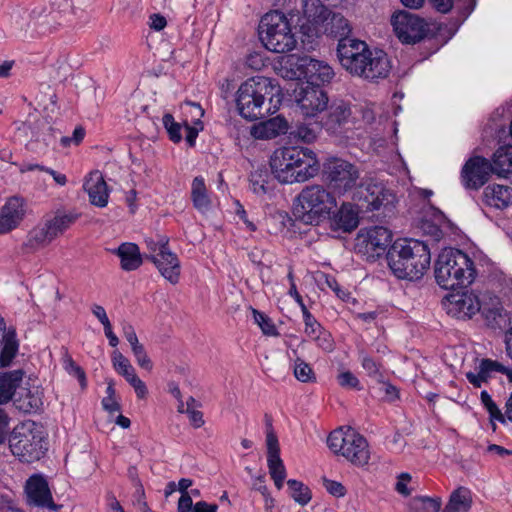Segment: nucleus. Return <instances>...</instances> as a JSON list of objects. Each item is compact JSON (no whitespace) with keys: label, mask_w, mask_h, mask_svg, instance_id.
<instances>
[{"label":"nucleus","mask_w":512,"mask_h":512,"mask_svg":"<svg viewBox=\"0 0 512 512\" xmlns=\"http://www.w3.org/2000/svg\"><path fill=\"white\" fill-rule=\"evenodd\" d=\"M162 123L168 133L169 139L174 143H179L182 140L180 123L176 122L173 115L170 113L164 114Z\"/></svg>","instance_id":"49"},{"label":"nucleus","mask_w":512,"mask_h":512,"mask_svg":"<svg viewBox=\"0 0 512 512\" xmlns=\"http://www.w3.org/2000/svg\"><path fill=\"white\" fill-rule=\"evenodd\" d=\"M328 97L321 87L306 84L297 98V105L305 117H315L327 108Z\"/></svg>","instance_id":"20"},{"label":"nucleus","mask_w":512,"mask_h":512,"mask_svg":"<svg viewBox=\"0 0 512 512\" xmlns=\"http://www.w3.org/2000/svg\"><path fill=\"white\" fill-rule=\"evenodd\" d=\"M327 114L322 118V126L329 132L335 133L351 114L349 106L344 101H334L327 105Z\"/></svg>","instance_id":"26"},{"label":"nucleus","mask_w":512,"mask_h":512,"mask_svg":"<svg viewBox=\"0 0 512 512\" xmlns=\"http://www.w3.org/2000/svg\"><path fill=\"white\" fill-rule=\"evenodd\" d=\"M83 188L88 193L91 204L101 208L107 205L109 191L99 171L90 173L89 178L84 182Z\"/></svg>","instance_id":"24"},{"label":"nucleus","mask_w":512,"mask_h":512,"mask_svg":"<svg viewBox=\"0 0 512 512\" xmlns=\"http://www.w3.org/2000/svg\"><path fill=\"white\" fill-rule=\"evenodd\" d=\"M252 314L255 323L260 327L262 333L266 336H278L279 332L273 321L263 312L252 308Z\"/></svg>","instance_id":"47"},{"label":"nucleus","mask_w":512,"mask_h":512,"mask_svg":"<svg viewBox=\"0 0 512 512\" xmlns=\"http://www.w3.org/2000/svg\"><path fill=\"white\" fill-rule=\"evenodd\" d=\"M494 173L492 163L483 156L469 158L462 167L461 181L466 189L479 190Z\"/></svg>","instance_id":"14"},{"label":"nucleus","mask_w":512,"mask_h":512,"mask_svg":"<svg viewBox=\"0 0 512 512\" xmlns=\"http://www.w3.org/2000/svg\"><path fill=\"white\" fill-rule=\"evenodd\" d=\"M304 322V334L306 337L315 343V345L322 351L329 353L334 350L335 342L331 333L326 330L320 322L311 314L307 312L302 314Z\"/></svg>","instance_id":"23"},{"label":"nucleus","mask_w":512,"mask_h":512,"mask_svg":"<svg viewBox=\"0 0 512 512\" xmlns=\"http://www.w3.org/2000/svg\"><path fill=\"white\" fill-rule=\"evenodd\" d=\"M9 430V417L6 412L0 408V444L5 443Z\"/></svg>","instance_id":"62"},{"label":"nucleus","mask_w":512,"mask_h":512,"mask_svg":"<svg viewBox=\"0 0 512 512\" xmlns=\"http://www.w3.org/2000/svg\"><path fill=\"white\" fill-rule=\"evenodd\" d=\"M113 364L116 371L123 375L129 384H143L141 380H139L135 374V370L133 366L130 364L129 360L124 357L121 353L115 352L113 356Z\"/></svg>","instance_id":"41"},{"label":"nucleus","mask_w":512,"mask_h":512,"mask_svg":"<svg viewBox=\"0 0 512 512\" xmlns=\"http://www.w3.org/2000/svg\"><path fill=\"white\" fill-rule=\"evenodd\" d=\"M191 200L194 208L202 214L209 212L212 207V201L202 176H197L192 181Z\"/></svg>","instance_id":"30"},{"label":"nucleus","mask_w":512,"mask_h":512,"mask_svg":"<svg viewBox=\"0 0 512 512\" xmlns=\"http://www.w3.org/2000/svg\"><path fill=\"white\" fill-rule=\"evenodd\" d=\"M431 5L440 13H448L456 5L460 14L467 18L475 8V0H429Z\"/></svg>","instance_id":"38"},{"label":"nucleus","mask_w":512,"mask_h":512,"mask_svg":"<svg viewBox=\"0 0 512 512\" xmlns=\"http://www.w3.org/2000/svg\"><path fill=\"white\" fill-rule=\"evenodd\" d=\"M386 259L398 279L418 280L430 267L431 252L424 241L398 238L389 247Z\"/></svg>","instance_id":"1"},{"label":"nucleus","mask_w":512,"mask_h":512,"mask_svg":"<svg viewBox=\"0 0 512 512\" xmlns=\"http://www.w3.org/2000/svg\"><path fill=\"white\" fill-rule=\"evenodd\" d=\"M290 496L301 506H305L311 500V491L302 482L290 479L287 481Z\"/></svg>","instance_id":"43"},{"label":"nucleus","mask_w":512,"mask_h":512,"mask_svg":"<svg viewBox=\"0 0 512 512\" xmlns=\"http://www.w3.org/2000/svg\"><path fill=\"white\" fill-rule=\"evenodd\" d=\"M359 358H360L362 367L367 371V373L369 375H374L378 372L377 363L368 354H366L365 352H361Z\"/></svg>","instance_id":"61"},{"label":"nucleus","mask_w":512,"mask_h":512,"mask_svg":"<svg viewBox=\"0 0 512 512\" xmlns=\"http://www.w3.org/2000/svg\"><path fill=\"white\" fill-rule=\"evenodd\" d=\"M187 104L194 107L197 110L198 115V119L194 122V126H191L187 122H185L186 142L190 147H194L199 131L203 129L200 118L204 115V110L198 103L187 102Z\"/></svg>","instance_id":"45"},{"label":"nucleus","mask_w":512,"mask_h":512,"mask_svg":"<svg viewBox=\"0 0 512 512\" xmlns=\"http://www.w3.org/2000/svg\"><path fill=\"white\" fill-rule=\"evenodd\" d=\"M324 486L335 497H343L346 494V489L340 482L324 479Z\"/></svg>","instance_id":"59"},{"label":"nucleus","mask_w":512,"mask_h":512,"mask_svg":"<svg viewBox=\"0 0 512 512\" xmlns=\"http://www.w3.org/2000/svg\"><path fill=\"white\" fill-rule=\"evenodd\" d=\"M107 395L102 399L103 408L113 414L121 409L120 403L115 395L113 386H107Z\"/></svg>","instance_id":"53"},{"label":"nucleus","mask_w":512,"mask_h":512,"mask_svg":"<svg viewBox=\"0 0 512 512\" xmlns=\"http://www.w3.org/2000/svg\"><path fill=\"white\" fill-rule=\"evenodd\" d=\"M440 508V498L417 497L409 504L410 512H439Z\"/></svg>","instance_id":"42"},{"label":"nucleus","mask_w":512,"mask_h":512,"mask_svg":"<svg viewBox=\"0 0 512 512\" xmlns=\"http://www.w3.org/2000/svg\"><path fill=\"white\" fill-rule=\"evenodd\" d=\"M476 277L473 260L456 248H445L435 263V279L446 290L467 287Z\"/></svg>","instance_id":"4"},{"label":"nucleus","mask_w":512,"mask_h":512,"mask_svg":"<svg viewBox=\"0 0 512 512\" xmlns=\"http://www.w3.org/2000/svg\"><path fill=\"white\" fill-rule=\"evenodd\" d=\"M485 318L491 323L500 326L501 321L505 320L506 311L498 297H491L489 303L481 302V310Z\"/></svg>","instance_id":"40"},{"label":"nucleus","mask_w":512,"mask_h":512,"mask_svg":"<svg viewBox=\"0 0 512 512\" xmlns=\"http://www.w3.org/2000/svg\"><path fill=\"white\" fill-rule=\"evenodd\" d=\"M323 173L329 185L339 194L354 188L360 176L354 164L340 158L329 159L324 164Z\"/></svg>","instance_id":"10"},{"label":"nucleus","mask_w":512,"mask_h":512,"mask_svg":"<svg viewBox=\"0 0 512 512\" xmlns=\"http://www.w3.org/2000/svg\"><path fill=\"white\" fill-rule=\"evenodd\" d=\"M370 394L380 401L394 402L399 398L397 386H372Z\"/></svg>","instance_id":"48"},{"label":"nucleus","mask_w":512,"mask_h":512,"mask_svg":"<svg viewBox=\"0 0 512 512\" xmlns=\"http://www.w3.org/2000/svg\"><path fill=\"white\" fill-rule=\"evenodd\" d=\"M358 245L369 258L375 259L387 253L392 244V233L383 226H374L358 236Z\"/></svg>","instance_id":"17"},{"label":"nucleus","mask_w":512,"mask_h":512,"mask_svg":"<svg viewBox=\"0 0 512 512\" xmlns=\"http://www.w3.org/2000/svg\"><path fill=\"white\" fill-rule=\"evenodd\" d=\"M123 334H124V337L126 338V340L129 342L131 349H133L136 346L141 345L138 341L136 332L132 325H130V324L124 325Z\"/></svg>","instance_id":"64"},{"label":"nucleus","mask_w":512,"mask_h":512,"mask_svg":"<svg viewBox=\"0 0 512 512\" xmlns=\"http://www.w3.org/2000/svg\"><path fill=\"white\" fill-rule=\"evenodd\" d=\"M412 477L409 473H401L397 478L395 489L398 493L407 496L411 493L407 485L411 481Z\"/></svg>","instance_id":"60"},{"label":"nucleus","mask_w":512,"mask_h":512,"mask_svg":"<svg viewBox=\"0 0 512 512\" xmlns=\"http://www.w3.org/2000/svg\"><path fill=\"white\" fill-rule=\"evenodd\" d=\"M288 128L287 120L278 115L254 125L251 128V135L256 139H273L287 133Z\"/></svg>","instance_id":"25"},{"label":"nucleus","mask_w":512,"mask_h":512,"mask_svg":"<svg viewBox=\"0 0 512 512\" xmlns=\"http://www.w3.org/2000/svg\"><path fill=\"white\" fill-rule=\"evenodd\" d=\"M368 52V44L356 38H343L337 44V57L341 66L353 76L365 71L361 65L365 53Z\"/></svg>","instance_id":"12"},{"label":"nucleus","mask_w":512,"mask_h":512,"mask_svg":"<svg viewBox=\"0 0 512 512\" xmlns=\"http://www.w3.org/2000/svg\"><path fill=\"white\" fill-rule=\"evenodd\" d=\"M9 448L23 463L41 459L47 451L42 427L31 420L16 425L9 436Z\"/></svg>","instance_id":"5"},{"label":"nucleus","mask_w":512,"mask_h":512,"mask_svg":"<svg viewBox=\"0 0 512 512\" xmlns=\"http://www.w3.org/2000/svg\"><path fill=\"white\" fill-rule=\"evenodd\" d=\"M444 305L447 313L458 319L471 318L481 310V301L470 291H458L447 295Z\"/></svg>","instance_id":"15"},{"label":"nucleus","mask_w":512,"mask_h":512,"mask_svg":"<svg viewBox=\"0 0 512 512\" xmlns=\"http://www.w3.org/2000/svg\"><path fill=\"white\" fill-rule=\"evenodd\" d=\"M492 165L498 176L512 173V145L500 146L493 155Z\"/></svg>","instance_id":"37"},{"label":"nucleus","mask_w":512,"mask_h":512,"mask_svg":"<svg viewBox=\"0 0 512 512\" xmlns=\"http://www.w3.org/2000/svg\"><path fill=\"white\" fill-rule=\"evenodd\" d=\"M132 352L134 354V357L138 363V365L145 369L150 370L152 368V362L150 358L148 357L144 346L141 344L139 346H136L132 349Z\"/></svg>","instance_id":"56"},{"label":"nucleus","mask_w":512,"mask_h":512,"mask_svg":"<svg viewBox=\"0 0 512 512\" xmlns=\"http://www.w3.org/2000/svg\"><path fill=\"white\" fill-rule=\"evenodd\" d=\"M158 268L161 275L172 284L179 281L180 276V262L173 252L168 247V240L164 241L161 246L160 252L155 255L147 256Z\"/></svg>","instance_id":"22"},{"label":"nucleus","mask_w":512,"mask_h":512,"mask_svg":"<svg viewBox=\"0 0 512 512\" xmlns=\"http://www.w3.org/2000/svg\"><path fill=\"white\" fill-rule=\"evenodd\" d=\"M0 348H2L0 351V366H9L19 349V343L14 330H8Z\"/></svg>","instance_id":"39"},{"label":"nucleus","mask_w":512,"mask_h":512,"mask_svg":"<svg viewBox=\"0 0 512 512\" xmlns=\"http://www.w3.org/2000/svg\"><path fill=\"white\" fill-rule=\"evenodd\" d=\"M483 199L488 206L505 209L512 204V188L500 184L489 185L483 191Z\"/></svg>","instance_id":"28"},{"label":"nucleus","mask_w":512,"mask_h":512,"mask_svg":"<svg viewBox=\"0 0 512 512\" xmlns=\"http://www.w3.org/2000/svg\"><path fill=\"white\" fill-rule=\"evenodd\" d=\"M303 15L312 24H322L328 20L330 11L320 0H302Z\"/></svg>","instance_id":"35"},{"label":"nucleus","mask_w":512,"mask_h":512,"mask_svg":"<svg viewBox=\"0 0 512 512\" xmlns=\"http://www.w3.org/2000/svg\"><path fill=\"white\" fill-rule=\"evenodd\" d=\"M277 93L278 89L271 79L262 76L249 78L237 91L236 105L239 114L254 121L275 113L277 106L272 104V100Z\"/></svg>","instance_id":"3"},{"label":"nucleus","mask_w":512,"mask_h":512,"mask_svg":"<svg viewBox=\"0 0 512 512\" xmlns=\"http://www.w3.org/2000/svg\"><path fill=\"white\" fill-rule=\"evenodd\" d=\"M267 455H280L278 438L273 429H266Z\"/></svg>","instance_id":"57"},{"label":"nucleus","mask_w":512,"mask_h":512,"mask_svg":"<svg viewBox=\"0 0 512 512\" xmlns=\"http://www.w3.org/2000/svg\"><path fill=\"white\" fill-rule=\"evenodd\" d=\"M85 136V129L81 126H77L72 134V137L64 136L61 138V144L66 147L71 143L78 145L82 142Z\"/></svg>","instance_id":"58"},{"label":"nucleus","mask_w":512,"mask_h":512,"mask_svg":"<svg viewBox=\"0 0 512 512\" xmlns=\"http://www.w3.org/2000/svg\"><path fill=\"white\" fill-rule=\"evenodd\" d=\"M361 65L365 66V71L359 73L358 77L369 81H378L379 79L386 78L391 69L388 55L383 50H371L369 47Z\"/></svg>","instance_id":"18"},{"label":"nucleus","mask_w":512,"mask_h":512,"mask_svg":"<svg viewBox=\"0 0 512 512\" xmlns=\"http://www.w3.org/2000/svg\"><path fill=\"white\" fill-rule=\"evenodd\" d=\"M327 444L334 453L342 455L354 465L362 466L368 463V443L351 427L338 428L331 432Z\"/></svg>","instance_id":"8"},{"label":"nucleus","mask_w":512,"mask_h":512,"mask_svg":"<svg viewBox=\"0 0 512 512\" xmlns=\"http://www.w3.org/2000/svg\"><path fill=\"white\" fill-rule=\"evenodd\" d=\"M193 501L190 494H181L178 500L177 512H191L193 509Z\"/></svg>","instance_id":"63"},{"label":"nucleus","mask_w":512,"mask_h":512,"mask_svg":"<svg viewBox=\"0 0 512 512\" xmlns=\"http://www.w3.org/2000/svg\"><path fill=\"white\" fill-rule=\"evenodd\" d=\"M14 406L21 412L37 411L42 405L38 392H32L27 386H14Z\"/></svg>","instance_id":"29"},{"label":"nucleus","mask_w":512,"mask_h":512,"mask_svg":"<svg viewBox=\"0 0 512 512\" xmlns=\"http://www.w3.org/2000/svg\"><path fill=\"white\" fill-rule=\"evenodd\" d=\"M333 222L338 229L351 232L358 226V212L354 210L352 204L343 203L334 215Z\"/></svg>","instance_id":"34"},{"label":"nucleus","mask_w":512,"mask_h":512,"mask_svg":"<svg viewBox=\"0 0 512 512\" xmlns=\"http://www.w3.org/2000/svg\"><path fill=\"white\" fill-rule=\"evenodd\" d=\"M294 375L298 381L306 383L312 379L313 370L307 363L299 362L295 365Z\"/></svg>","instance_id":"55"},{"label":"nucleus","mask_w":512,"mask_h":512,"mask_svg":"<svg viewBox=\"0 0 512 512\" xmlns=\"http://www.w3.org/2000/svg\"><path fill=\"white\" fill-rule=\"evenodd\" d=\"M274 177L283 184L301 183L317 175L320 165L307 147L288 146L274 151L270 159Z\"/></svg>","instance_id":"2"},{"label":"nucleus","mask_w":512,"mask_h":512,"mask_svg":"<svg viewBox=\"0 0 512 512\" xmlns=\"http://www.w3.org/2000/svg\"><path fill=\"white\" fill-rule=\"evenodd\" d=\"M325 31L330 36L338 38V41L343 38H351L352 31L349 21L340 13H332L326 21Z\"/></svg>","instance_id":"36"},{"label":"nucleus","mask_w":512,"mask_h":512,"mask_svg":"<svg viewBox=\"0 0 512 512\" xmlns=\"http://www.w3.org/2000/svg\"><path fill=\"white\" fill-rule=\"evenodd\" d=\"M472 493L464 486L453 490L442 512H469L472 507Z\"/></svg>","instance_id":"33"},{"label":"nucleus","mask_w":512,"mask_h":512,"mask_svg":"<svg viewBox=\"0 0 512 512\" xmlns=\"http://www.w3.org/2000/svg\"><path fill=\"white\" fill-rule=\"evenodd\" d=\"M259 38L265 48L274 53H287L296 47L287 17L279 11L266 13L259 23Z\"/></svg>","instance_id":"7"},{"label":"nucleus","mask_w":512,"mask_h":512,"mask_svg":"<svg viewBox=\"0 0 512 512\" xmlns=\"http://www.w3.org/2000/svg\"><path fill=\"white\" fill-rule=\"evenodd\" d=\"M53 239L54 237L50 235V230H48V226L45 222L42 227H37L29 233L25 245L31 249H35L38 246L50 243Z\"/></svg>","instance_id":"44"},{"label":"nucleus","mask_w":512,"mask_h":512,"mask_svg":"<svg viewBox=\"0 0 512 512\" xmlns=\"http://www.w3.org/2000/svg\"><path fill=\"white\" fill-rule=\"evenodd\" d=\"M391 24L398 39L404 44L421 41L427 33V24L419 16L399 11L392 16Z\"/></svg>","instance_id":"11"},{"label":"nucleus","mask_w":512,"mask_h":512,"mask_svg":"<svg viewBox=\"0 0 512 512\" xmlns=\"http://www.w3.org/2000/svg\"><path fill=\"white\" fill-rule=\"evenodd\" d=\"M299 76L306 79V84L321 87L329 83L335 73L330 65L309 56H303L297 60Z\"/></svg>","instance_id":"16"},{"label":"nucleus","mask_w":512,"mask_h":512,"mask_svg":"<svg viewBox=\"0 0 512 512\" xmlns=\"http://www.w3.org/2000/svg\"><path fill=\"white\" fill-rule=\"evenodd\" d=\"M481 401L490 414V422L492 425V429H493V431H495L496 424L494 421L498 420L501 423H505V416L502 414L501 410L498 408V406L492 400L491 396L488 394L487 391L481 392Z\"/></svg>","instance_id":"46"},{"label":"nucleus","mask_w":512,"mask_h":512,"mask_svg":"<svg viewBox=\"0 0 512 512\" xmlns=\"http://www.w3.org/2000/svg\"><path fill=\"white\" fill-rule=\"evenodd\" d=\"M111 252L119 257L120 266L124 271H134L143 263L139 247L135 243L124 242Z\"/></svg>","instance_id":"27"},{"label":"nucleus","mask_w":512,"mask_h":512,"mask_svg":"<svg viewBox=\"0 0 512 512\" xmlns=\"http://www.w3.org/2000/svg\"><path fill=\"white\" fill-rule=\"evenodd\" d=\"M274 178L266 168H258L249 175L251 191L257 196H264L273 192Z\"/></svg>","instance_id":"31"},{"label":"nucleus","mask_w":512,"mask_h":512,"mask_svg":"<svg viewBox=\"0 0 512 512\" xmlns=\"http://www.w3.org/2000/svg\"><path fill=\"white\" fill-rule=\"evenodd\" d=\"M298 204L294 209L295 216L303 223L317 225L330 216L336 208L335 197L320 185L304 188L297 196Z\"/></svg>","instance_id":"6"},{"label":"nucleus","mask_w":512,"mask_h":512,"mask_svg":"<svg viewBox=\"0 0 512 512\" xmlns=\"http://www.w3.org/2000/svg\"><path fill=\"white\" fill-rule=\"evenodd\" d=\"M24 376L25 372L22 369L0 372V384H19L23 381Z\"/></svg>","instance_id":"54"},{"label":"nucleus","mask_w":512,"mask_h":512,"mask_svg":"<svg viewBox=\"0 0 512 512\" xmlns=\"http://www.w3.org/2000/svg\"><path fill=\"white\" fill-rule=\"evenodd\" d=\"M267 464L271 477L286 476V469L280 455H267Z\"/></svg>","instance_id":"52"},{"label":"nucleus","mask_w":512,"mask_h":512,"mask_svg":"<svg viewBox=\"0 0 512 512\" xmlns=\"http://www.w3.org/2000/svg\"><path fill=\"white\" fill-rule=\"evenodd\" d=\"M26 214L25 201L21 197L12 196L0 208V234L16 229Z\"/></svg>","instance_id":"21"},{"label":"nucleus","mask_w":512,"mask_h":512,"mask_svg":"<svg viewBox=\"0 0 512 512\" xmlns=\"http://www.w3.org/2000/svg\"><path fill=\"white\" fill-rule=\"evenodd\" d=\"M293 134L303 142L311 143L317 137V126H312L311 124H301L297 126Z\"/></svg>","instance_id":"51"},{"label":"nucleus","mask_w":512,"mask_h":512,"mask_svg":"<svg viewBox=\"0 0 512 512\" xmlns=\"http://www.w3.org/2000/svg\"><path fill=\"white\" fill-rule=\"evenodd\" d=\"M79 217L80 214L75 210H58L51 219L46 220L50 235H53L55 239L70 228Z\"/></svg>","instance_id":"32"},{"label":"nucleus","mask_w":512,"mask_h":512,"mask_svg":"<svg viewBox=\"0 0 512 512\" xmlns=\"http://www.w3.org/2000/svg\"><path fill=\"white\" fill-rule=\"evenodd\" d=\"M27 503L31 506L57 510L47 481L41 475H33L25 485Z\"/></svg>","instance_id":"19"},{"label":"nucleus","mask_w":512,"mask_h":512,"mask_svg":"<svg viewBox=\"0 0 512 512\" xmlns=\"http://www.w3.org/2000/svg\"><path fill=\"white\" fill-rule=\"evenodd\" d=\"M63 366L65 371L79 382V384H85L86 374L84 370L75 363V361L69 356L65 355L63 359Z\"/></svg>","instance_id":"50"},{"label":"nucleus","mask_w":512,"mask_h":512,"mask_svg":"<svg viewBox=\"0 0 512 512\" xmlns=\"http://www.w3.org/2000/svg\"><path fill=\"white\" fill-rule=\"evenodd\" d=\"M353 199L361 210L376 211L383 208L391 212L396 198L382 183L370 179L357 187Z\"/></svg>","instance_id":"9"},{"label":"nucleus","mask_w":512,"mask_h":512,"mask_svg":"<svg viewBox=\"0 0 512 512\" xmlns=\"http://www.w3.org/2000/svg\"><path fill=\"white\" fill-rule=\"evenodd\" d=\"M466 377L471 384L499 381L503 383L504 378L512 383V368H508L497 360L489 358H475L474 369L466 372Z\"/></svg>","instance_id":"13"}]
</instances>
